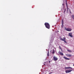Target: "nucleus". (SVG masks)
Wrapping results in <instances>:
<instances>
[{
	"label": "nucleus",
	"mask_w": 74,
	"mask_h": 74,
	"mask_svg": "<svg viewBox=\"0 0 74 74\" xmlns=\"http://www.w3.org/2000/svg\"><path fill=\"white\" fill-rule=\"evenodd\" d=\"M63 58L64 59H66V60H70V58H67L65 57H64Z\"/></svg>",
	"instance_id": "9"
},
{
	"label": "nucleus",
	"mask_w": 74,
	"mask_h": 74,
	"mask_svg": "<svg viewBox=\"0 0 74 74\" xmlns=\"http://www.w3.org/2000/svg\"><path fill=\"white\" fill-rule=\"evenodd\" d=\"M65 11H66V9H65V11L64 12H64H65Z\"/></svg>",
	"instance_id": "21"
},
{
	"label": "nucleus",
	"mask_w": 74,
	"mask_h": 74,
	"mask_svg": "<svg viewBox=\"0 0 74 74\" xmlns=\"http://www.w3.org/2000/svg\"><path fill=\"white\" fill-rule=\"evenodd\" d=\"M65 30L66 31H68V32H71V29L70 28H66Z\"/></svg>",
	"instance_id": "3"
},
{
	"label": "nucleus",
	"mask_w": 74,
	"mask_h": 74,
	"mask_svg": "<svg viewBox=\"0 0 74 74\" xmlns=\"http://www.w3.org/2000/svg\"><path fill=\"white\" fill-rule=\"evenodd\" d=\"M62 24H63V20H62Z\"/></svg>",
	"instance_id": "18"
},
{
	"label": "nucleus",
	"mask_w": 74,
	"mask_h": 74,
	"mask_svg": "<svg viewBox=\"0 0 74 74\" xmlns=\"http://www.w3.org/2000/svg\"><path fill=\"white\" fill-rule=\"evenodd\" d=\"M69 36L70 37H73V36L72 35V33L71 32L69 33Z\"/></svg>",
	"instance_id": "5"
},
{
	"label": "nucleus",
	"mask_w": 74,
	"mask_h": 74,
	"mask_svg": "<svg viewBox=\"0 0 74 74\" xmlns=\"http://www.w3.org/2000/svg\"><path fill=\"white\" fill-rule=\"evenodd\" d=\"M45 27H46V28H47V29H49V28H50V25H49V24L48 23H45Z\"/></svg>",
	"instance_id": "1"
},
{
	"label": "nucleus",
	"mask_w": 74,
	"mask_h": 74,
	"mask_svg": "<svg viewBox=\"0 0 74 74\" xmlns=\"http://www.w3.org/2000/svg\"><path fill=\"white\" fill-rule=\"evenodd\" d=\"M52 39H51V41H50V43H51V42H53V38H51Z\"/></svg>",
	"instance_id": "11"
},
{
	"label": "nucleus",
	"mask_w": 74,
	"mask_h": 74,
	"mask_svg": "<svg viewBox=\"0 0 74 74\" xmlns=\"http://www.w3.org/2000/svg\"><path fill=\"white\" fill-rule=\"evenodd\" d=\"M47 56H49V51H48V53H47Z\"/></svg>",
	"instance_id": "17"
},
{
	"label": "nucleus",
	"mask_w": 74,
	"mask_h": 74,
	"mask_svg": "<svg viewBox=\"0 0 74 74\" xmlns=\"http://www.w3.org/2000/svg\"><path fill=\"white\" fill-rule=\"evenodd\" d=\"M67 10H68V9H67Z\"/></svg>",
	"instance_id": "25"
},
{
	"label": "nucleus",
	"mask_w": 74,
	"mask_h": 74,
	"mask_svg": "<svg viewBox=\"0 0 74 74\" xmlns=\"http://www.w3.org/2000/svg\"><path fill=\"white\" fill-rule=\"evenodd\" d=\"M59 53L61 55H62V56H63V53L62 52L60 51H59Z\"/></svg>",
	"instance_id": "6"
},
{
	"label": "nucleus",
	"mask_w": 74,
	"mask_h": 74,
	"mask_svg": "<svg viewBox=\"0 0 74 74\" xmlns=\"http://www.w3.org/2000/svg\"><path fill=\"white\" fill-rule=\"evenodd\" d=\"M59 48H60V49H61V50H62V48H61V47H60V46H59Z\"/></svg>",
	"instance_id": "19"
},
{
	"label": "nucleus",
	"mask_w": 74,
	"mask_h": 74,
	"mask_svg": "<svg viewBox=\"0 0 74 74\" xmlns=\"http://www.w3.org/2000/svg\"><path fill=\"white\" fill-rule=\"evenodd\" d=\"M64 40H63V41H64L65 43L67 44V42L65 40H66V38L65 37H64Z\"/></svg>",
	"instance_id": "7"
},
{
	"label": "nucleus",
	"mask_w": 74,
	"mask_h": 74,
	"mask_svg": "<svg viewBox=\"0 0 74 74\" xmlns=\"http://www.w3.org/2000/svg\"><path fill=\"white\" fill-rule=\"evenodd\" d=\"M55 53V51H54L53 52V53Z\"/></svg>",
	"instance_id": "20"
},
{
	"label": "nucleus",
	"mask_w": 74,
	"mask_h": 74,
	"mask_svg": "<svg viewBox=\"0 0 74 74\" xmlns=\"http://www.w3.org/2000/svg\"><path fill=\"white\" fill-rule=\"evenodd\" d=\"M67 51H68V52H72L70 50L67 49Z\"/></svg>",
	"instance_id": "13"
},
{
	"label": "nucleus",
	"mask_w": 74,
	"mask_h": 74,
	"mask_svg": "<svg viewBox=\"0 0 74 74\" xmlns=\"http://www.w3.org/2000/svg\"><path fill=\"white\" fill-rule=\"evenodd\" d=\"M64 26V25L63 24H62L61 27L62 28V27H63Z\"/></svg>",
	"instance_id": "16"
},
{
	"label": "nucleus",
	"mask_w": 74,
	"mask_h": 74,
	"mask_svg": "<svg viewBox=\"0 0 74 74\" xmlns=\"http://www.w3.org/2000/svg\"><path fill=\"white\" fill-rule=\"evenodd\" d=\"M72 71H73L72 69L67 70L65 71V72L66 73H70Z\"/></svg>",
	"instance_id": "2"
},
{
	"label": "nucleus",
	"mask_w": 74,
	"mask_h": 74,
	"mask_svg": "<svg viewBox=\"0 0 74 74\" xmlns=\"http://www.w3.org/2000/svg\"><path fill=\"white\" fill-rule=\"evenodd\" d=\"M66 6L67 8L68 7V6H67V0H66Z\"/></svg>",
	"instance_id": "10"
},
{
	"label": "nucleus",
	"mask_w": 74,
	"mask_h": 74,
	"mask_svg": "<svg viewBox=\"0 0 74 74\" xmlns=\"http://www.w3.org/2000/svg\"><path fill=\"white\" fill-rule=\"evenodd\" d=\"M66 56H67V57H68V58H69V57H71V55L70 54L69 55V54H66Z\"/></svg>",
	"instance_id": "8"
},
{
	"label": "nucleus",
	"mask_w": 74,
	"mask_h": 74,
	"mask_svg": "<svg viewBox=\"0 0 74 74\" xmlns=\"http://www.w3.org/2000/svg\"><path fill=\"white\" fill-rule=\"evenodd\" d=\"M53 71V70H52V71Z\"/></svg>",
	"instance_id": "24"
},
{
	"label": "nucleus",
	"mask_w": 74,
	"mask_h": 74,
	"mask_svg": "<svg viewBox=\"0 0 74 74\" xmlns=\"http://www.w3.org/2000/svg\"><path fill=\"white\" fill-rule=\"evenodd\" d=\"M73 68L70 67H68V69H72Z\"/></svg>",
	"instance_id": "15"
},
{
	"label": "nucleus",
	"mask_w": 74,
	"mask_h": 74,
	"mask_svg": "<svg viewBox=\"0 0 74 74\" xmlns=\"http://www.w3.org/2000/svg\"><path fill=\"white\" fill-rule=\"evenodd\" d=\"M53 59H54V60L55 61H56V60H57L58 59V58H57V57L55 56H54Z\"/></svg>",
	"instance_id": "4"
},
{
	"label": "nucleus",
	"mask_w": 74,
	"mask_h": 74,
	"mask_svg": "<svg viewBox=\"0 0 74 74\" xmlns=\"http://www.w3.org/2000/svg\"><path fill=\"white\" fill-rule=\"evenodd\" d=\"M70 13H71V12H70Z\"/></svg>",
	"instance_id": "23"
},
{
	"label": "nucleus",
	"mask_w": 74,
	"mask_h": 74,
	"mask_svg": "<svg viewBox=\"0 0 74 74\" xmlns=\"http://www.w3.org/2000/svg\"><path fill=\"white\" fill-rule=\"evenodd\" d=\"M62 5H64V4H63V3Z\"/></svg>",
	"instance_id": "22"
},
{
	"label": "nucleus",
	"mask_w": 74,
	"mask_h": 74,
	"mask_svg": "<svg viewBox=\"0 0 74 74\" xmlns=\"http://www.w3.org/2000/svg\"><path fill=\"white\" fill-rule=\"evenodd\" d=\"M60 40L62 41H63L64 40V38H63V39L62 38H60Z\"/></svg>",
	"instance_id": "14"
},
{
	"label": "nucleus",
	"mask_w": 74,
	"mask_h": 74,
	"mask_svg": "<svg viewBox=\"0 0 74 74\" xmlns=\"http://www.w3.org/2000/svg\"><path fill=\"white\" fill-rule=\"evenodd\" d=\"M64 69L66 70H67V69H69V67H64Z\"/></svg>",
	"instance_id": "12"
},
{
	"label": "nucleus",
	"mask_w": 74,
	"mask_h": 74,
	"mask_svg": "<svg viewBox=\"0 0 74 74\" xmlns=\"http://www.w3.org/2000/svg\"><path fill=\"white\" fill-rule=\"evenodd\" d=\"M49 62H50V61H49Z\"/></svg>",
	"instance_id": "26"
}]
</instances>
